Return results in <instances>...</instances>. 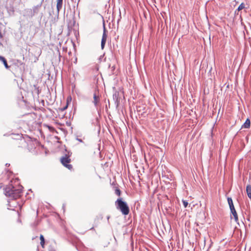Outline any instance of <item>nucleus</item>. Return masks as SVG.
<instances>
[{"label": "nucleus", "mask_w": 251, "mask_h": 251, "mask_svg": "<svg viewBox=\"0 0 251 251\" xmlns=\"http://www.w3.org/2000/svg\"><path fill=\"white\" fill-rule=\"evenodd\" d=\"M61 162L62 164L68 169L70 170L72 168V165L68 164L70 162V159L68 157L65 156L62 157L61 159Z\"/></svg>", "instance_id": "obj_3"}, {"label": "nucleus", "mask_w": 251, "mask_h": 251, "mask_svg": "<svg viewBox=\"0 0 251 251\" xmlns=\"http://www.w3.org/2000/svg\"><path fill=\"white\" fill-rule=\"evenodd\" d=\"M117 209L120 210L123 214L126 215L129 212V209L127 203L122 198L118 199L115 202Z\"/></svg>", "instance_id": "obj_2"}, {"label": "nucleus", "mask_w": 251, "mask_h": 251, "mask_svg": "<svg viewBox=\"0 0 251 251\" xmlns=\"http://www.w3.org/2000/svg\"><path fill=\"white\" fill-rule=\"evenodd\" d=\"M5 60V59L3 57L0 56V61H2L3 62Z\"/></svg>", "instance_id": "obj_17"}, {"label": "nucleus", "mask_w": 251, "mask_h": 251, "mask_svg": "<svg viewBox=\"0 0 251 251\" xmlns=\"http://www.w3.org/2000/svg\"><path fill=\"white\" fill-rule=\"evenodd\" d=\"M246 192L248 195V197L251 199V185L249 184L247 185L246 187Z\"/></svg>", "instance_id": "obj_6"}, {"label": "nucleus", "mask_w": 251, "mask_h": 251, "mask_svg": "<svg viewBox=\"0 0 251 251\" xmlns=\"http://www.w3.org/2000/svg\"><path fill=\"white\" fill-rule=\"evenodd\" d=\"M40 239L41 240V245L42 247H43L45 244V239L43 235H40Z\"/></svg>", "instance_id": "obj_11"}, {"label": "nucleus", "mask_w": 251, "mask_h": 251, "mask_svg": "<svg viewBox=\"0 0 251 251\" xmlns=\"http://www.w3.org/2000/svg\"><path fill=\"white\" fill-rule=\"evenodd\" d=\"M77 140L78 141L80 142H82V140H81V139H80L77 138Z\"/></svg>", "instance_id": "obj_18"}, {"label": "nucleus", "mask_w": 251, "mask_h": 251, "mask_svg": "<svg viewBox=\"0 0 251 251\" xmlns=\"http://www.w3.org/2000/svg\"><path fill=\"white\" fill-rule=\"evenodd\" d=\"M106 39H107V34H106L105 28V27L104 26V30H103V33L102 34V37L101 42V49H104V46H105V43L106 41Z\"/></svg>", "instance_id": "obj_4"}, {"label": "nucleus", "mask_w": 251, "mask_h": 251, "mask_svg": "<svg viewBox=\"0 0 251 251\" xmlns=\"http://www.w3.org/2000/svg\"><path fill=\"white\" fill-rule=\"evenodd\" d=\"M62 2H63V0H57L56 7H57V10L58 12H59V11L62 8Z\"/></svg>", "instance_id": "obj_8"}, {"label": "nucleus", "mask_w": 251, "mask_h": 251, "mask_svg": "<svg viewBox=\"0 0 251 251\" xmlns=\"http://www.w3.org/2000/svg\"><path fill=\"white\" fill-rule=\"evenodd\" d=\"M99 101V97L97 96L96 94L94 95V101L93 102L95 106H97Z\"/></svg>", "instance_id": "obj_10"}, {"label": "nucleus", "mask_w": 251, "mask_h": 251, "mask_svg": "<svg viewBox=\"0 0 251 251\" xmlns=\"http://www.w3.org/2000/svg\"><path fill=\"white\" fill-rule=\"evenodd\" d=\"M227 202L229 204L230 209L232 208L233 209V208H234V206L232 200L231 198H227Z\"/></svg>", "instance_id": "obj_9"}, {"label": "nucleus", "mask_w": 251, "mask_h": 251, "mask_svg": "<svg viewBox=\"0 0 251 251\" xmlns=\"http://www.w3.org/2000/svg\"><path fill=\"white\" fill-rule=\"evenodd\" d=\"M68 107V103L66 104V105L63 107H62V108H59L58 110L59 112H63V111H64L65 110H66Z\"/></svg>", "instance_id": "obj_12"}, {"label": "nucleus", "mask_w": 251, "mask_h": 251, "mask_svg": "<svg viewBox=\"0 0 251 251\" xmlns=\"http://www.w3.org/2000/svg\"><path fill=\"white\" fill-rule=\"evenodd\" d=\"M3 64H4V65L5 67L6 68H9V67H8V66L7 65V63L6 59L5 60H4V61H3Z\"/></svg>", "instance_id": "obj_16"}, {"label": "nucleus", "mask_w": 251, "mask_h": 251, "mask_svg": "<svg viewBox=\"0 0 251 251\" xmlns=\"http://www.w3.org/2000/svg\"><path fill=\"white\" fill-rule=\"evenodd\" d=\"M245 8V5L243 3H242L238 7V10L240 11Z\"/></svg>", "instance_id": "obj_13"}, {"label": "nucleus", "mask_w": 251, "mask_h": 251, "mask_svg": "<svg viewBox=\"0 0 251 251\" xmlns=\"http://www.w3.org/2000/svg\"><path fill=\"white\" fill-rule=\"evenodd\" d=\"M251 122L249 119H247L243 125L242 126L243 128H248L250 127Z\"/></svg>", "instance_id": "obj_7"}, {"label": "nucleus", "mask_w": 251, "mask_h": 251, "mask_svg": "<svg viewBox=\"0 0 251 251\" xmlns=\"http://www.w3.org/2000/svg\"><path fill=\"white\" fill-rule=\"evenodd\" d=\"M115 194L118 196H120L121 191L119 189H116L115 191Z\"/></svg>", "instance_id": "obj_15"}, {"label": "nucleus", "mask_w": 251, "mask_h": 251, "mask_svg": "<svg viewBox=\"0 0 251 251\" xmlns=\"http://www.w3.org/2000/svg\"><path fill=\"white\" fill-rule=\"evenodd\" d=\"M182 202H183V205H184V207L185 208L187 207L188 204V203L187 201H182Z\"/></svg>", "instance_id": "obj_14"}, {"label": "nucleus", "mask_w": 251, "mask_h": 251, "mask_svg": "<svg viewBox=\"0 0 251 251\" xmlns=\"http://www.w3.org/2000/svg\"><path fill=\"white\" fill-rule=\"evenodd\" d=\"M22 191V187L21 186H18L16 188L12 185H10L5 188L4 192L6 196L16 199L20 197Z\"/></svg>", "instance_id": "obj_1"}, {"label": "nucleus", "mask_w": 251, "mask_h": 251, "mask_svg": "<svg viewBox=\"0 0 251 251\" xmlns=\"http://www.w3.org/2000/svg\"><path fill=\"white\" fill-rule=\"evenodd\" d=\"M230 211L233 216L235 221L237 222L238 221V215L235 208H233V209H230Z\"/></svg>", "instance_id": "obj_5"}]
</instances>
